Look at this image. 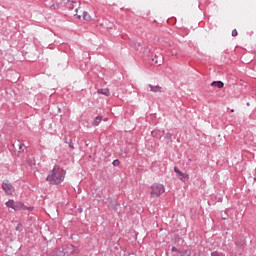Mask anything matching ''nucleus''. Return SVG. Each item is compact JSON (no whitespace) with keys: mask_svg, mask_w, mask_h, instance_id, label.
I'll use <instances>...</instances> for the list:
<instances>
[{"mask_svg":"<svg viewBox=\"0 0 256 256\" xmlns=\"http://www.w3.org/2000/svg\"><path fill=\"white\" fill-rule=\"evenodd\" d=\"M66 171L61 167L55 165L51 171V173L46 177V181L50 183V185H61L63 181H65Z\"/></svg>","mask_w":256,"mask_h":256,"instance_id":"1","label":"nucleus"},{"mask_svg":"<svg viewBox=\"0 0 256 256\" xmlns=\"http://www.w3.org/2000/svg\"><path fill=\"white\" fill-rule=\"evenodd\" d=\"M130 47H132V49H134V51H136V53H138V55H140L141 57H143V55H147V53H149V48L143 47L141 42L131 41Z\"/></svg>","mask_w":256,"mask_h":256,"instance_id":"2","label":"nucleus"},{"mask_svg":"<svg viewBox=\"0 0 256 256\" xmlns=\"http://www.w3.org/2000/svg\"><path fill=\"white\" fill-rule=\"evenodd\" d=\"M163 193H165V186H163V184L155 183L151 186V197H161Z\"/></svg>","mask_w":256,"mask_h":256,"instance_id":"3","label":"nucleus"},{"mask_svg":"<svg viewBox=\"0 0 256 256\" xmlns=\"http://www.w3.org/2000/svg\"><path fill=\"white\" fill-rule=\"evenodd\" d=\"M5 195L7 196H11L15 193V187L13 186V184H11V182H9V180H4L2 182L1 185Z\"/></svg>","mask_w":256,"mask_h":256,"instance_id":"4","label":"nucleus"},{"mask_svg":"<svg viewBox=\"0 0 256 256\" xmlns=\"http://www.w3.org/2000/svg\"><path fill=\"white\" fill-rule=\"evenodd\" d=\"M15 211H33V207H27L23 202H16L14 204Z\"/></svg>","mask_w":256,"mask_h":256,"instance_id":"5","label":"nucleus"},{"mask_svg":"<svg viewBox=\"0 0 256 256\" xmlns=\"http://www.w3.org/2000/svg\"><path fill=\"white\" fill-rule=\"evenodd\" d=\"M174 171L178 175L180 181H183L184 183L189 181V175L181 172L177 166L174 167Z\"/></svg>","mask_w":256,"mask_h":256,"instance_id":"6","label":"nucleus"},{"mask_svg":"<svg viewBox=\"0 0 256 256\" xmlns=\"http://www.w3.org/2000/svg\"><path fill=\"white\" fill-rule=\"evenodd\" d=\"M211 87H218V89H223V87H225V83H223V81H213L211 83Z\"/></svg>","mask_w":256,"mask_h":256,"instance_id":"7","label":"nucleus"},{"mask_svg":"<svg viewBox=\"0 0 256 256\" xmlns=\"http://www.w3.org/2000/svg\"><path fill=\"white\" fill-rule=\"evenodd\" d=\"M148 87L153 93H161V86H153L149 84Z\"/></svg>","mask_w":256,"mask_h":256,"instance_id":"8","label":"nucleus"},{"mask_svg":"<svg viewBox=\"0 0 256 256\" xmlns=\"http://www.w3.org/2000/svg\"><path fill=\"white\" fill-rule=\"evenodd\" d=\"M101 121H103V117L96 116L92 122L93 127H97L99 125V123H101Z\"/></svg>","mask_w":256,"mask_h":256,"instance_id":"9","label":"nucleus"},{"mask_svg":"<svg viewBox=\"0 0 256 256\" xmlns=\"http://www.w3.org/2000/svg\"><path fill=\"white\" fill-rule=\"evenodd\" d=\"M6 207H8V209H15V200L13 199H9L6 203H5Z\"/></svg>","mask_w":256,"mask_h":256,"instance_id":"10","label":"nucleus"},{"mask_svg":"<svg viewBox=\"0 0 256 256\" xmlns=\"http://www.w3.org/2000/svg\"><path fill=\"white\" fill-rule=\"evenodd\" d=\"M98 93L100 94V95H105L106 97H109L110 95H111V93L109 92V89H103V88H101V89H98Z\"/></svg>","mask_w":256,"mask_h":256,"instance_id":"11","label":"nucleus"},{"mask_svg":"<svg viewBox=\"0 0 256 256\" xmlns=\"http://www.w3.org/2000/svg\"><path fill=\"white\" fill-rule=\"evenodd\" d=\"M75 5H77V1H74V0H68L67 1V7L68 9H75Z\"/></svg>","mask_w":256,"mask_h":256,"instance_id":"12","label":"nucleus"},{"mask_svg":"<svg viewBox=\"0 0 256 256\" xmlns=\"http://www.w3.org/2000/svg\"><path fill=\"white\" fill-rule=\"evenodd\" d=\"M55 255H57V256H65V251L63 250V248H56L55 249Z\"/></svg>","mask_w":256,"mask_h":256,"instance_id":"13","label":"nucleus"},{"mask_svg":"<svg viewBox=\"0 0 256 256\" xmlns=\"http://www.w3.org/2000/svg\"><path fill=\"white\" fill-rule=\"evenodd\" d=\"M83 19L84 21H91V15H89V12H83Z\"/></svg>","mask_w":256,"mask_h":256,"instance_id":"14","label":"nucleus"},{"mask_svg":"<svg viewBox=\"0 0 256 256\" xmlns=\"http://www.w3.org/2000/svg\"><path fill=\"white\" fill-rule=\"evenodd\" d=\"M182 255L181 256H191V249H186L180 252Z\"/></svg>","mask_w":256,"mask_h":256,"instance_id":"15","label":"nucleus"},{"mask_svg":"<svg viewBox=\"0 0 256 256\" xmlns=\"http://www.w3.org/2000/svg\"><path fill=\"white\" fill-rule=\"evenodd\" d=\"M172 137H173V135L169 132L166 133V135H165V139H167V141H169L170 143L173 141Z\"/></svg>","mask_w":256,"mask_h":256,"instance_id":"16","label":"nucleus"},{"mask_svg":"<svg viewBox=\"0 0 256 256\" xmlns=\"http://www.w3.org/2000/svg\"><path fill=\"white\" fill-rule=\"evenodd\" d=\"M152 61L156 63V65H161V58L159 59L157 56H155V58H153Z\"/></svg>","mask_w":256,"mask_h":256,"instance_id":"17","label":"nucleus"},{"mask_svg":"<svg viewBox=\"0 0 256 256\" xmlns=\"http://www.w3.org/2000/svg\"><path fill=\"white\" fill-rule=\"evenodd\" d=\"M112 165H113L114 167H119V165H121V161H119V159H116V160H114V161L112 162Z\"/></svg>","mask_w":256,"mask_h":256,"instance_id":"18","label":"nucleus"},{"mask_svg":"<svg viewBox=\"0 0 256 256\" xmlns=\"http://www.w3.org/2000/svg\"><path fill=\"white\" fill-rule=\"evenodd\" d=\"M65 143H68L70 149H75V146L73 145V140L65 141Z\"/></svg>","mask_w":256,"mask_h":256,"instance_id":"19","label":"nucleus"},{"mask_svg":"<svg viewBox=\"0 0 256 256\" xmlns=\"http://www.w3.org/2000/svg\"><path fill=\"white\" fill-rule=\"evenodd\" d=\"M222 219L223 221H227V219H229V214H227V210L224 213V216L222 215Z\"/></svg>","mask_w":256,"mask_h":256,"instance_id":"20","label":"nucleus"},{"mask_svg":"<svg viewBox=\"0 0 256 256\" xmlns=\"http://www.w3.org/2000/svg\"><path fill=\"white\" fill-rule=\"evenodd\" d=\"M171 251L174 252V253L177 252V251H178V253H182L183 252V251H179L177 249V247H175V246L172 247Z\"/></svg>","mask_w":256,"mask_h":256,"instance_id":"21","label":"nucleus"},{"mask_svg":"<svg viewBox=\"0 0 256 256\" xmlns=\"http://www.w3.org/2000/svg\"><path fill=\"white\" fill-rule=\"evenodd\" d=\"M238 32L237 29L232 30V37H237Z\"/></svg>","mask_w":256,"mask_h":256,"instance_id":"22","label":"nucleus"},{"mask_svg":"<svg viewBox=\"0 0 256 256\" xmlns=\"http://www.w3.org/2000/svg\"><path fill=\"white\" fill-rule=\"evenodd\" d=\"M171 55H172V57H177V51L171 50Z\"/></svg>","mask_w":256,"mask_h":256,"instance_id":"23","label":"nucleus"},{"mask_svg":"<svg viewBox=\"0 0 256 256\" xmlns=\"http://www.w3.org/2000/svg\"><path fill=\"white\" fill-rule=\"evenodd\" d=\"M211 256H219V252L214 251V252L211 253Z\"/></svg>","mask_w":256,"mask_h":256,"instance_id":"24","label":"nucleus"},{"mask_svg":"<svg viewBox=\"0 0 256 256\" xmlns=\"http://www.w3.org/2000/svg\"><path fill=\"white\" fill-rule=\"evenodd\" d=\"M21 227H23L21 224H18L16 227V231H19V229H21Z\"/></svg>","mask_w":256,"mask_h":256,"instance_id":"25","label":"nucleus"},{"mask_svg":"<svg viewBox=\"0 0 256 256\" xmlns=\"http://www.w3.org/2000/svg\"><path fill=\"white\" fill-rule=\"evenodd\" d=\"M23 148V144H19V149H22Z\"/></svg>","mask_w":256,"mask_h":256,"instance_id":"26","label":"nucleus"},{"mask_svg":"<svg viewBox=\"0 0 256 256\" xmlns=\"http://www.w3.org/2000/svg\"><path fill=\"white\" fill-rule=\"evenodd\" d=\"M83 209H79V212L82 213Z\"/></svg>","mask_w":256,"mask_h":256,"instance_id":"27","label":"nucleus"},{"mask_svg":"<svg viewBox=\"0 0 256 256\" xmlns=\"http://www.w3.org/2000/svg\"><path fill=\"white\" fill-rule=\"evenodd\" d=\"M77 18H78V19H81V16L78 15Z\"/></svg>","mask_w":256,"mask_h":256,"instance_id":"28","label":"nucleus"},{"mask_svg":"<svg viewBox=\"0 0 256 256\" xmlns=\"http://www.w3.org/2000/svg\"><path fill=\"white\" fill-rule=\"evenodd\" d=\"M234 111H235V110H234V109H232V110H231V113H233Z\"/></svg>","mask_w":256,"mask_h":256,"instance_id":"29","label":"nucleus"},{"mask_svg":"<svg viewBox=\"0 0 256 256\" xmlns=\"http://www.w3.org/2000/svg\"><path fill=\"white\" fill-rule=\"evenodd\" d=\"M77 11H78V9L76 8V9H75V12L77 13Z\"/></svg>","mask_w":256,"mask_h":256,"instance_id":"30","label":"nucleus"}]
</instances>
